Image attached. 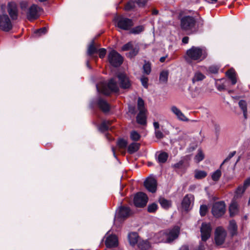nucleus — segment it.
I'll use <instances>...</instances> for the list:
<instances>
[{"mask_svg": "<svg viewBox=\"0 0 250 250\" xmlns=\"http://www.w3.org/2000/svg\"><path fill=\"white\" fill-rule=\"evenodd\" d=\"M119 83L116 78L111 79L106 84L104 82L96 85V88L99 93L108 95L111 92H117L119 91V85L121 88L128 89L130 87L131 83L128 76L124 73H118L117 75Z\"/></svg>", "mask_w": 250, "mask_h": 250, "instance_id": "f257e3e1", "label": "nucleus"}, {"mask_svg": "<svg viewBox=\"0 0 250 250\" xmlns=\"http://www.w3.org/2000/svg\"><path fill=\"white\" fill-rule=\"evenodd\" d=\"M207 56V52L204 47L193 46L187 50L186 59L188 62L195 61L200 62Z\"/></svg>", "mask_w": 250, "mask_h": 250, "instance_id": "f03ea898", "label": "nucleus"}, {"mask_svg": "<svg viewBox=\"0 0 250 250\" xmlns=\"http://www.w3.org/2000/svg\"><path fill=\"white\" fill-rule=\"evenodd\" d=\"M196 20L192 16H185L180 19L181 28L185 31H190L195 28Z\"/></svg>", "mask_w": 250, "mask_h": 250, "instance_id": "7ed1b4c3", "label": "nucleus"}, {"mask_svg": "<svg viewBox=\"0 0 250 250\" xmlns=\"http://www.w3.org/2000/svg\"><path fill=\"white\" fill-rule=\"evenodd\" d=\"M114 21L118 27L125 30H129L133 25L132 21L131 19L122 16L116 17Z\"/></svg>", "mask_w": 250, "mask_h": 250, "instance_id": "20e7f679", "label": "nucleus"}, {"mask_svg": "<svg viewBox=\"0 0 250 250\" xmlns=\"http://www.w3.org/2000/svg\"><path fill=\"white\" fill-rule=\"evenodd\" d=\"M108 60L111 65L118 67L123 63V58L117 51L112 50L108 55Z\"/></svg>", "mask_w": 250, "mask_h": 250, "instance_id": "39448f33", "label": "nucleus"}, {"mask_svg": "<svg viewBox=\"0 0 250 250\" xmlns=\"http://www.w3.org/2000/svg\"><path fill=\"white\" fill-rule=\"evenodd\" d=\"M13 28V24L9 16L4 13L0 15V30L9 32Z\"/></svg>", "mask_w": 250, "mask_h": 250, "instance_id": "423d86ee", "label": "nucleus"}, {"mask_svg": "<svg viewBox=\"0 0 250 250\" xmlns=\"http://www.w3.org/2000/svg\"><path fill=\"white\" fill-rule=\"evenodd\" d=\"M41 10V8L38 5H32L27 11V19L30 21H33L38 19L40 17Z\"/></svg>", "mask_w": 250, "mask_h": 250, "instance_id": "0eeeda50", "label": "nucleus"}, {"mask_svg": "<svg viewBox=\"0 0 250 250\" xmlns=\"http://www.w3.org/2000/svg\"><path fill=\"white\" fill-rule=\"evenodd\" d=\"M226 211L225 203L222 201L215 203L212 206V213L215 217H219L224 215Z\"/></svg>", "mask_w": 250, "mask_h": 250, "instance_id": "6e6552de", "label": "nucleus"}, {"mask_svg": "<svg viewBox=\"0 0 250 250\" xmlns=\"http://www.w3.org/2000/svg\"><path fill=\"white\" fill-rule=\"evenodd\" d=\"M148 201L147 195L143 192H138L134 196V204L136 207L142 208L145 207Z\"/></svg>", "mask_w": 250, "mask_h": 250, "instance_id": "1a4fd4ad", "label": "nucleus"}, {"mask_svg": "<svg viewBox=\"0 0 250 250\" xmlns=\"http://www.w3.org/2000/svg\"><path fill=\"white\" fill-rule=\"evenodd\" d=\"M211 231L212 228L210 224L203 223L200 228L202 240L206 241L210 237Z\"/></svg>", "mask_w": 250, "mask_h": 250, "instance_id": "9d476101", "label": "nucleus"}, {"mask_svg": "<svg viewBox=\"0 0 250 250\" xmlns=\"http://www.w3.org/2000/svg\"><path fill=\"white\" fill-rule=\"evenodd\" d=\"M227 235L226 230L222 227H218L215 232V241L217 245H222Z\"/></svg>", "mask_w": 250, "mask_h": 250, "instance_id": "9b49d317", "label": "nucleus"}, {"mask_svg": "<svg viewBox=\"0 0 250 250\" xmlns=\"http://www.w3.org/2000/svg\"><path fill=\"white\" fill-rule=\"evenodd\" d=\"M7 10L12 20H16L17 19L18 17V9L17 5L15 2L13 1L8 2Z\"/></svg>", "mask_w": 250, "mask_h": 250, "instance_id": "f8f14e48", "label": "nucleus"}, {"mask_svg": "<svg viewBox=\"0 0 250 250\" xmlns=\"http://www.w3.org/2000/svg\"><path fill=\"white\" fill-rule=\"evenodd\" d=\"M167 234V243H170L178 238L180 228L178 226H175L171 229L166 230Z\"/></svg>", "mask_w": 250, "mask_h": 250, "instance_id": "ddd939ff", "label": "nucleus"}, {"mask_svg": "<svg viewBox=\"0 0 250 250\" xmlns=\"http://www.w3.org/2000/svg\"><path fill=\"white\" fill-rule=\"evenodd\" d=\"M144 186L149 192L154 193L157 189L156 180L154 178L149 177L145 181Z\"/></svg>", "mask_w": 250, "mask_h": 250, "instance_id": "4468645a", "label": "nucleus"}, {"mask_svg": "<svg viewBox=\"0 0 250 250\" xmlns=\"http://www.w3.org/2000/svg\"><path fill=\"white\" fill-rule=\"evenodd\" d=\"M194 197L192 194H187L183 198L182 202V208L185 210H188L191 208V205L193 203Z\"/></svg>", "mask_w": 250, "mask_h": 250, "instance_id": "2eb2a0df", "label": "nucleus"}, {"mask_svg": "<svg viewBox=\"0 0 250 250\" xmlns=\"http://www.w3.org/2000/svg\"><path fill=\"white\" fill-rule=\"evenodd\" d=\"M107 232L106 234V240L105 244L107 248L114 247L118 245V239L117 237L115 235H108Z\"/></svg>", "mask_w": 250, "mask_h": 250, "instance_id": "dca6fc26", "label": "nucleus"}, {"mask_svg": "<svg viewBox=\"0 0 250 250\" xmlns=\"http://www.w3.org/2000/svg\"><path fill=\"white\" fill-rule=\"evenodd\" d=\"M167 235L166 230L159 232L154 236L155 242L156 243H167Z\"/></svg>", "mask_w": 250, "mask_h": 250, "instance_id": "f3484780", "label": "nucleus"}, {"mask_svg": "<svg viewBox=\"0 0 250 250\" xmlns=\"http://www.w3.org/2000/svg\"><path fill=\"white\" fill-rule=\"evenodd\" d=\"M236 200L233 199L229 207V215L231 217L234 216L239 212L238 205Z\"/></svg>", "mask_w": 250, "mask_h": 250, "instance_id": "a211bd4d", "label": "nucleus"}, {"mask_svg": "<svg viewBox=\"0 0 250 250\" xmlns=\"http://www.w3.org/2000/svg\"><path fill=\"white\" fill-rule=\"evenodd\" d=\"M170 110L171 112L176 116L178 120L182 121H188V119L184 115V114L182 112V111L176 106H172L171 107Z\"/></svg>", "mask_w": 250, "mask_h": 250, "instance_id": "6ab92c4d", "label": "nucleus"}, {"mask_svg": "<svg viewBox=\"0 0 250 250\" xmlns=\"http://www.w3.org/2000/svg\"><path fill=\"white\" fill-rule=\"evenodd\" d=\"M131 214V210L128 207H121L117 213V216L119 218H126Z\"/></svg>", "mask_w": 250, "mask_h": 250, "instance_id": "aec40b11", "label": "nucleus"}, {"mask_svg": "<svg viewBox=\"0 0 250 250\" xmlns=\"http://www.w3.org/2000/svg\"><path fill=\"white\" fill-rule=\"evenodd\" d=\"M128 239L130 245L132 246H134L136 244L138 245L139 241L141 240L136 232L129 233L128 235Z\"/></svg>", "mask_w": 250, "mask_h": 250, "instance_id": "412c9836", "label": "nucleus"}, {"mask_svg": "<svg viewBox=\"0 0 250 250\" xmlns=\"http://www.w3.org/2000/svg\"><path fill=\"white\" fill-rule=\"evenodd\" d=\"M98 105L103 112H106L109 111L110 105L105 101L99 99L98 101Z\"/></svg>", "mask_w": 250, "mask_h": 250, "instance_id": "4be33fe9", "label": "nucleus"}, {"mask_svg": "<svg viewBox=\"0 0 250 250\" xmlns=\"http://www.w3.org/2000/svg\"><path fill=\"white\" fill-rule=\"evenodd\" d=\"M146 111L139 112L136 117V120L138 124L145 125L146 124Z\"/></svg>", "mask_w": 250, "mask_h": 250, "instance_id": "5701e85b", "label": "nucleus"}, {"mask_svg": "<svg viewBox=\"0 0 250 250\" xmlns=\"http://www.w3.org/2000/svg\"><path fill=\"white\" fill-rule=\"evenodd\" d=\"M226 75L231 80L232 84H235L237 82L236 73L235 71L230 69L226 72Z\"/></svg>", "mask_w": 250, "mask_h": 250, "instance_id": "b1692460", "label": "nucleus"}, {"mask_svg": "<svg viewBox=\"0 0 250 250\" xmlns=\"http://www.w3.org/2000/svg\"><path fill=\"white\" fill-rule=\"evenodd\" d=\"M246 189V188L244 187V185L243 186H239L235 191V195L233 199L236 200L237 199L240 198L245 191Z\"/></svg>", "mask_w": 250, "mask_h": 250, "instance_id": "393cba45", "label": "nucleus"}, {"mask_svg": "<svg viewBox=\"0 0 250 250\" xmlns=\"http://www.w3.org/2000/svg\"><path fill=\"white\" fill-rule=\"evenodd\" d=\"M227 81L225 79L217 80L215 83L217 89L220 91L225 90L227 86Z\"/></svg>", "mask_w": 250, "mask_h": 250, "instance_id": "a878e982", "label": "nucleus"}, {"mask_svg": "<svg viewBox=\"0 0 250 250\" xmlns=\"http://www.w3.org/2000/svg\"><path fill=\"white\" fill-rule=\"evenodd\" d=\"M140 146V144L137 143H132L128 146V152L130 154H133L138 151Z\"/></svg>", "mask_w": 250, "mask_h": 250, "instance_id": "bb28decb", "label": "nucleus"}, {"mask_svg": "<svg viewBox=\"0 0 250 250\" xmlns=\"http://www.w3.org/2000/svg\"><path fill=\"white\" fill-rule=\"evenodd\" d=\"M167 153L165 152H161L158 154L157 160L159 164H161L165 163L167 161Z\"/></svg>", "mask_w": 250, "mask_h": 250, "instance_id": "cd10ccee", "label": "nucleus"}, {"mask_svg": "<svg viewBox=\"0 0 250 250\" xmlns=\"http://www.w3.org/2000/svg\"><path fill=\"white\" fill-rule=\"evenodd\" d=\"M228 229L232 235H234L236 233L237 226L234 220H231L229 221Z\"/></svg>", "mask_w": 250, "mask_h": 250, "instance_id": "c85d7f7f", "label": "nucleus"}, {"mask_svg": "<svg viewBox=\"0 0 250 250\" xmlns=\"http://www.w3.org/2000/svg\"><path fill=\"white\" fill-rule=\"evenodd\" d=\"M138 247L142 250H147L150 247V244L147 241L140 240L137 245Z\"/></svg>", "mask_w": 250, "mask_h": 250, "instance_id": "c756f323", "label": "nucleus"}, {"mask_svg": "<svg viewBox=\"0 0 250 250\" xmlns=\"http://www.w3.org/2000/svg\"><path fill=\"white\" fill-rule=\"evenodd\" d=\"M205 78V76L199 71L196 72L192 78L193 83L201 81Z\"/></svg>", "mask_w": 250, "mask_h": 250, "instance_id": "7c9ffc66", "label": "nucleus"}, {"mask_svg": "<svg viewBox=\"0 0 250 250\" xmlns=\"http://www.w3.org/2000/svg\"><path fill=\"white\" fill-rule=\"evenodd\" d=\"M110 122L109 121H104L99 127L101 132H104L109 128Z\"/></svg>", "mask_w": 250, "mask_h": 250, "instance_id": "2f4dec72", "label": "nucleus"}, {"mask_svg": "<svg viewBox=\"0 0 250 250\" xmlns=\"http://www.w3.org/2000/svg\"><path fill=\"white\" fill-rule=\"evenodd\" d=\"M159 203L162 207L165 209L168 208L171 205V203L170 201L167 200L164 198H160Z\"/></svg>", "mask_w": 250, "mask_h": 250, "instance_id": "473e14b6", "label": "nucleus"}, {"mask_svg": "<svg viewBox=\"0 0 250 250\" xmlns=\"http://www.w3.org/2000/svg\"><path fill=\"white\" fill-rule=\"evenodd\" d=\"M143 69L144 74L146 75L150 74L151 71V63L145 61L143 67Z\"/></svg>", "mask_w": 250, "mask_h": 250, "instance_id": "72a5a7b5", "label": "nucleus"}, {"mask_svg": "<svg viewBox=\"0 0 250 250\" xmlns=\"http://www.w3.org/2000/svg\"><path fill=\"white\" fill-rule=\"evenodd\" d=\"M207 175L206 171L203 170H196L195 171L194 177L197 179H201L205 178Z\"/></svg>", "mask_w": 250, "mask_h": 250, "instance_id": "f704fd0d", "label": "nucleus"}, {"mask_svg": "<svg viewBox=\"0 0 250 250\" xmlns=\"http://www.w3.org/2000/svg\"><path fill=\"white\" fill-rule=\"evenodd\" d=\"M239 105L243 112L245 118H247V108L246 102L244 100H241L239 102Z\"/></svg>", "mask_w": 250, "mask_h": 250, "instance_id": "c9c22d12", "label": "nucleus"}, {"mask_svg": "<svg viewBox=\"0 0 250 250\" xmlns=\"http://www.w3.org/2000/svg\"><path fill=\"white\" fill-rule=\"evenodd\" d=\"M130 139L134 141H139L141 138L140 134L135 130L132 131L130 135Z\"/></svg>", "mask_w": 250, "mask_h": 250, "instance_id": "e433bc0d", "label": "nucleus"}, {"mask_svg": "<svg viewBox=\"0 0 250 250\" xmlns=\"http://www.w3.org/2000/svg\"><path fill=\"white\" fill-rule=\"evenodd\" d=\"M168 72L166 71H162L160 75L159 80L162 83H166L167 81Z\"/></svg>", "mask_w": 250, "mask_h": 250, "instance_id": "4c0bfd02", "label": "nucleus"}, {"mask_svg": "<svg viewBox=\"0 0 250 250\" xmlns=\"http://www.w3.org/2000/svg\"><path fill=\"white\" fill-rule=\"evenodd\" d=\"M138 108L139 110V112L141 111H146V109L145 108V104L144 102L143 99L141 98H139L138 100Z\"/></svg>", "mask_w": 250, "mask_h": 250, "instance_id": "58836bf2", "label": "nucleus"}, {"mask_svg": "<svg viewBox=\"0 0 250 250\" xmlns=\"http://www.w3.org/2000/svg\"><path fill=\"white\" fill-rule=\"evenodd\" d=\"M204 158V155L201 150H198V153L195 156L194 160L196 162L199 163L202 161Z\"/></svg>", "mask_w": 250, "mask_h": 250, "instance_id": "ea45409f", "label": "nucleus"}, {"mask_svg": "<svg viewBox=\"0 0 250 250\" xmlns=\"http://www.w3.org/2000/svg\"><path fill=\"white\" fill-rule=\"evenodd\" d=\"M97 52V48L94 46L93 44H90L87 50V54L89 56H92Z\"/></svg>", "mask_w": 250, "mask_h": 250, "instance_id": "a19ab883", "label": "nucleus"}, {"mask_svg": "<svg viewBox=\"0 0 250 250\" xmlns=\"http://www.w3.org/2000/svg\"><path fill=\"white\" fill-rule=\"evenodd\" d=\"M221 176V172L220 170L218 169L212 173L211 178L213 181H217L219 179Z\"/></svg>", "mask_w": 250, "mask_h": 250, "instance_id": "79ce46f5", "label": "nucleus"}, {"mask_svg": "<svg viewBox=\"0 0 250 250\" xmlns=\"http://www.w3.org/2000/svg\"><path fill=\"white\" fill-rule=\"evenodd\" d=\"M127 145V142L126 141L121 139L118 140L117 142V146L120 148H125L126 147V146Z\"/></svg>", "mask_w": 250, "mask_h": 250, "instance_id": "37998d69", "label": "nucleus"}, {"mask_svg": "<svg viewBox=\"0 0 250 250\" xmlns=\"http://www.w3.org/2000/svg\"><path fill=\"white\" fill-rule=\"evenodd\" d=\"M131 50L126 55L128 57L131 58L135 56L139 52V48H135L131 49Z\"/></svg>", "mask_w": 250, "mask_h": 250, "instance_id": "c03bdc74", "label": "nucleus"}, {"mask_svg": "<svg viewBox=\"0 0 250 250\" xmlns=\"http://www.w3.org/2000/svg\"><path fill=\"white\" fill-rule=\"evenodd\" d=\"M144 29V28L142 25H139L138 26H136L134 28H133L131 31V33L133 34H139L140 33L142 32Z\"/></svg>", "mask_w": 250, "mask_h": 250, "instance_id": "a18cd8bd", "label": "nucleus"}, {"mask_svg": "<svg viewBox=\"0 0 250 250\" xmlns=\"http://www.w3.org/2000/svg\"><path fill=\"white\" fill-rule=\"evenodd\" d=\"M157 205L155 203H153L148 206L147 210L149 212L152 213L155 212L157 209Z\"/></svg>", "mask_w": 250, "mask_h": 250, "instance_id": "49530a36", "label": "nucleus"}, {"mask_svg": "<svg viewBox=\"0 0 250 250\" xmlns=\"http://www.w3.org/2000/svg\"><path fill=\"white\" fill-rule=\"evenodd\" d=\"M47 32V29L46 27H42V28H40V29H38L37 30H36L35 32V34L36 36H41L43 34H44L46 33Z\"/></svg>", "mask_w": 250, "mask_h": 250, "instance_id": "de8ad7c7", "label": "nucleus"}, {"mask_svg": "<svg viewBox=\"0 0 250 250\" xmlns=\"http://www.w3.org/2000/svg\"><path fill=\"white\" fill-rule=\"evenodd\" d=\"M140 81L143 86L147 88L148 87V79L146 77L142 76L140 79Z\"/></svg>", "mask_w": 250, "mask_h": 250, "instance_id": "09e8293b", "label": "nucleus"}, {"mask_svg": "<svg viewBox=\"0 0 250 250\" xmlns=\"http://www.w3.org/2000/svg\"><path fill=\"white\" fill-rule=\"evenodd\" d=\"M133 45L131 42H128V43L124 45L122 47V51H127L132 49Z\"/></svg>", "mask_w": 250, "mask_h": 250, "instance_id": "8fccbe9b", "label": "nucleus"}, {"mask_svg": "<svg viewBox=\"0 0 250 250\" xmlns=\"http://www.w3.org/2000/svg\"><path fill=\"white\" fill-rule=\"evenodd\" d=\"M208 208L206 205H201L200 208V213L201 216H204L206 214Z\"/></svg>", "mask_w": 250, "mask_h": 250, "instance_id": "3c124183", "label": "nucleus"}, {"mask_svg": "<svg viewBox=\"0 0 250 250\" xmlns=\"http://www.w3.org/2000/svg\"><path fill=\"white\" fill-rule=\"evenodd\" d=\"M135 6V3L133 1H129L125 5V9L126 10H130L133 9Z\"/></svg>", "mask_w": 250, "mask_h": 250, "instance_id": "603ef678", "label": "nucleus"}, {"mask_svg": "<svg viewBox=\"0 0 250 250\" xmlns=\"http://www.w3.org/2000/svg\"><path fill=\"white\" fill-rule=\"evenodd\" d=\"M235 153H236V151H235L230 152L229 154L228 157L224 160V161L222 163L221 165H223L226 162L229 161L232 157H233L235 155Z\"/></svg>", "mask_w": 250, "mask_h": 250, "instance_id": "864d4df0", "label": "nucleus"}, {"mask_svg": "<svg viewBox=\"0 0 250 250\" xmlns=\"http://www.w3.org/2000/svg\"><path fill=\"white\" fill-rule=\"evenodd\" d=\"M155 135L157 139H160L164 137L163 132L159 129L155 130Z\"/></svg>", "mask_w": 250, "mask_h": 250, "instance_id": "5fc2aeb1", "label": "nucleus"}, {"mask_svg": "<svg viewBox=\"0 0 250 250\" xmlns=\"http://www.w3.org/2000/svg\"><path fill=\"white\" fill-rule=\"evenodd\" d=\"M106 51L104 48H101L99 51V55L100 58H103L106 54Z\"/></svg>", "mask_w": 250, "mask_h": 250, "instance_id": "6e6d98bb", "label": "nucleus"}, {"mask_svg": "<svg viewBox=\"0 0 250 250\" xmlns=\"http://www.w3.org/2000/svg\"><path fill=\"white\" fill-rule=\"evenodd\" d=\"M135 1L139 7L144 6L146 2V0H135Z\"/></svg>", "mask_w": 250, "mask_h": 250, "instance_id": "4d7b16f0", "label": "nucleus"}, {"mask_svg": "<svg viewBox=\"0 0 250 250\" xmlns=\"http://www.w3.org/2000/svg\"><path fill=\"white\" fill-rule=\"evenodd\" d=\"M21 8L22 10L24 11L28 6V4L26 2L23 1L21 3Z\"/></svg>", "mask_w": 250, "mask_h": 250, "instance_id": "13d9d810", "label": "nucleus"}, {"mask_svg": "<svg viewBox=\"0 0 250 250\" xmlns=\"http://www.w3.org/2000/svg\"><path fill=\"white\" fill-rule=\"evenodd\" d=\"M243 185L246 188L250 186V177L247 178L244 181Z\"/></svg>", "mask_w": 250, "mask_h": 250, "instance_id": "bf43d9fd", "label": "nucleus"}, {"mask_svg": "<svg viewBox=\"0 0 250 250\" xmlns=\"http://www.w3.org/2000/svg\"><path fill=\"white\" fill-rule=\"evenodd\" d=\"M209 70L211 72L213 73H216L217 72L218 68L215 66H210L209 68Z\"/></svg>", "mask_w": 250, "mask_h": 250, "instance_id": "052dcab7", "label": "nucleus"}, {"mask_svg": "<svg viewBox=\"0 0 250 250\" xmlns=\"http://www.w3.org/2000/svg\"><path fill=\"white\" fill-rule=\"evenodd\" d=\"M153 126L155 128V130L159 129V124L158 123V122H154Z\"/></svg>", "mask_w": 250, "mask_h": 250, "instance_id": "680f3d73", "label": "nucleus"}, {"mask_svg": "<svg viewBox=\"0 0 250 250\" xmlns=\"http://www.w3.org/2000/svg\"><path fill=\"white\" fill-rule=\"evenodd\" d=\"M189 38L188 37H185L182 39V42L184 43H188V42Z\"/></svg>", "mask_w": 250, "mask_h": 250, "instance_id": "e2e57ef3", "label": "nucleus"}, {"mask_svg": "<svg viewBox=\"0 0 250 250\" xmlns=\"http://www.w3.org/2000/svg\"><path fill=\"white\" fill-rule=\"evenodd\" d=\"M167 56L166 55V56H164V57H161L160 59V61L161 62H163L165 61L166 60V59L167 58Z\"/></svg>", "mask_w": 250, "mask_h": 250, "instance_id": "0e129e2a", "label": "nucleus"}, {"mask_svg": "<svg viewBox=\"0 0 250 250\" xmlns=\"http://www.w3.org/2000/svg\"><path fill=\"white\" fill-rule=\"evenodd\" d=\"M196 186L195 185H191L189 188V191H193L195 188Z\"/></svg>", "mask_w": 250, "mask_h": 250, "instance_id": "69168bd1", "label": "nucleus"}, {"mask_svg": "<svg viewBox=\"0 0 250 250\" xmlns=\"http://www.w3.org/2000/svg\"><path fill=\"white\" fill-rule=\"evenodd\" d=\"M179 250H188V248L187 246H182Z\"/></svg>", "mask_w": 250, "mask_h": 250, "instance_id": "338daca9", "label": "nucleus"}, {"mask_svg": "<svg viewBox=\"0 0 250 250\" xmlns=\"http://www.w3.org/2000/svg\"><path fill=\"white\" fill-rule=\"evenodd\" d=\"M158 13V11L154 9L152 11V14L153 15H157Z\"/></svg>", "mask_w": 250, "mask_h": 250, "instance_id": "774afa93", "label": "nucleus"}]
</instances>
